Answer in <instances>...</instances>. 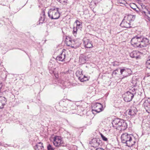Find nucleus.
I'll use <instances>...</instances> for the list:
<instances>
[{"instance_id": "39448f33", "label": "nucleus", "mask_w": 150, "mask_h": 150, "mask_svg": "<svg viewBox=\"0 0 150 150\" xmlns=\"http://www.w3.org/2000/svg\"><path fill=\"white\" fill-rule=\"evenodd\" d=\"M141 35H138L134 37L131 41L132 45L135 47L140 48Z\"/></svg>"}, {"instance_id": "4468645a", "label": "nucleus", "mask_w": 150, "mask_h": 150, "mask_svg": "<svg viewBox=\"0 0 150 150\" xmlns=\"http://www.w3.org/2000/svg\"><path fill=\"white\" fill-rule=\"evenodd\" d=\"M143 105L147 112L150 113V98L146 100L143 103Z\"/></svg>"}, {"instance_id": "bb28decb", "label": "nucleus", "mask_w": 150, "mask_h": 150, "mask_svg": "<svg viewBox=\"0 0 150 150\" xmlns=\"http://www.w3.org/2000/svg\"><path fill=\"white\" fill-rule=\"evenodd\" d=\"M128 92H129L131 94H132V95H133V96L136 93V90L134 88H132V89H130L129 91H127Z\"/></svg>"}, {"instance_id": "ddd939ff", "label": "nucleus", "mask_w": 150, "mask_h": 150, "mask_svg": "<svg viewBox=\"0 0 150 150\" xmlns=\"http://www.w3.org/2000/svg\"><path fill=\"white\" fill-rule=\"evenodd\" d=\"M69 103V101L68 99H63L59 102V104L60 106L66 110Z\"/></svg>"}, {"instance_id": "b1692460", "label": "nucleus", "mask_w": 150, "mask_h": 150, "mask_svg": "<svg viewBox=\"0 0 150 150\" xmlns=\"http://www.w3.org/2000/svg\"><path fill=\"white\" fill-rule=\"evenodd\" d=\"M146 67L149 69H150V57H149L146 63Z\"/></svg>"}, {"instance_id": "1a4fd4ad", "label": "nucleus", "mask_w": 150, "mask_h": 150, "mask_svg": "<svg viewBox=\"0 0 150 150\" xmlns=\"http://www.w3.org/2000/svg\"><path fill=\"white\" fill-rule=\"evenodd\" d=\"M150 44L149 39L141 35L140 48L147 47Z\"/></svg>"}, {"instance_id": "0eeeda50", "label": "nucleus", "mask_w": 150, "mask_h": 150, "mask_svg": "<svg viewBox=\"0 0 150 150\" xmlns=\"http://www.w3.org/2000/svg\"><path fill=\"white\" fill-rule=\"evenodd\" d=\"M53 143L54 145L56 147L64 146L61 137L57 136H55L54 137Z\"/></svg>"}, {"instance_id": "e433bc0d", "label": "nucleus", "mask_w": 150, "mask_h": 150, "mask_svg": "<svg viewBox=\"0 0 150 150\" xmlns=\"http://www.w3.org/2000/svg\"><path fill=\"white\" fill-rule=\"evenodd\" d=\"M1 145V143L0 142V146Z\"/></svg>"}, {"instance_id": "6e6552de", "label": "nucleus", "mask_w": 150, "mask_h": 150, "mask_svg": "<svg viewBox=\"0 0 150 150\" xmlns=\"http://www.w3.org/2000/svg\"><path fill=\"white\" fill-rule=\"evenodd\" d=\"M76 74L78 79L81 82L86 81L88 80V77L83 75L82 71L81 69L77 70L76 71Z\"/></svg>"}, {"instance_id": "412c9836", "label": "nucleus", "mask_w": 150, "mask_h": 150, "mask_svg": "<svg viewBox=\"0 0 150 150\" xmlns=\"http://www.w3.org/2000/svg\"><path fill=\"white\" fill-rule=\"evenodd\" d=\"M68 39L66 38L67 40V45L68 46H70L71 47L74 48V46H72V44H73L74 42L73 40H72L71 39L69 38L68 41Z\"/></svg>"}, {"instance_id": "cd10ccee", "label": "nucleus", "mask_w": 150, "mask_h": 150, "mask_svg": "<svg viewBox=\"0 0 150 150\" xmlns=\"http://www.w3.org/2000/svg\"><path fill=\"white\" fill-rule=\"evenodd\" d=\"M77 28L74 27L73 28V33L74 36H76L77 34V32L78 30Z\"/></svg>"}, {"instance_id": "dca6fc26", "label": "nucleus", "mask_w": 150, "mask_h": 150, "mask_svg": "<svg viewBox=\"0 0 150 150\" xmlns=\"http://www.w3.org/2000/svg\"><path fill=\"white\" fill-rule=\"evenodd\" d=\"M7 99L4 97L0 96V109H2L6 104Z\"/></svg>"}, {"instance_id": "7c9ffc66", "label": "nucleus", "mask_w": 150, "mask_h": 150, "mask_svg": "<svg viewBox=\"0 0 150 150\" xmlns=\"http://www.w3.org/2000/svg\"><path fill=\"white\" fill-rule=\"evenodd\" d=\"M101 0H92V1H93L95 3V4L96 5L98 4L99 2H100Z\"/></svg>"}, {"instance_id": "2eb2a0df", "label": "nucleus", "mask_w": 150, "mask_h": 150, "mask_svg": "<svg viewBox=\"0 0 150 150\" xmlns=\"http://www.w3.org/2000/svg\"><path fill=\"white\" fill-rule=\"evenodd\" d=\"M133 97V95H132L129 92L127 91L125 94V96L124 98V100L126 102H129L132 100Z\"/></svg>"}, {"instance_id": "72a5a7b5", "label": "nucleus", "mask_w": 150, "mask_h": 150, "mask_svg": "<svg viewBox=\"0 0 150 150\" xmlns=\"http://www.w3.org/2000/svg\"><path fill=\"white\" fill-rule=\"evenodd\" d=\"M96 150H105L104 149L102 148H98L96 149Z\"/></svg>"}, {"instance_id": "393cba45", "label": "nucleus", "mask_w": 150, "mask_h": 150, "mask_svg": "<svg viewBox=\"0 0 150 150\" xmlns=\"http://www.w3.org/2000/svg\"><path fill=\"white\" fill-rule=\"evenodd\" d=\"M101 137L103 141L106 142L107 143L108 142V138L104 136L103 134L100 133V134Z\"/></svg>"}, {"instance_id": "2f4dec72", "label": "nucleus", "mask_w": 150, "mask_h": 150, "mask_svg": "<svg viewBox=\"0 0 150 150\" xmlns=\"http://www.w3.org/2000/svg\"><path fill=\"white\" fill-rule=\"evenodd\" d=\"M133 9L137 13H139L140 10L138 8H134Z\"/></svg>"}, {"instance_id": "9d476101", "label": "nucleus", "mask_w": 150, "mask_h": 150, "mask_svg": "<svg viewBox=\"0 0 150 150\" xmlns=\"http://www.w3.org/2000/svg\"><path fill=\"white\" fill-rule=\"evenodd\" d=\"M89 143L96 147L101 146L102 144L101 141L98 138H93L90 142Z\"/></svg>"}, {"instance_id": "a211bd4d", "label": "nucleus", "mask_w": 150, "mask_h": 150, "mask_svg": "<svg viewBox=\"0 0 150 150\" xmlns=\"http://www.w3.org/2000/svg\"><path fill=\"white\" fill-rule=\"evenodd\" d=\"M129 55L132 58H135L138 59L140 58L139 52L136 51H134L130 53Z\"/></svg>"}, {"instance_id": "7ed1b4c3", "label": "nucleus", "mask_w": 150, "mask_h": 150, "mask_svg": "<svg viewBox=\"0 0 150 150\" xmlns=\"http://www.w3.org/2000/svg\"><path fill=\"white\" fill-rule=\"evenodd\" d=\"M135 18L134 16L132 15H128L125 16L121 23L120 26L122 27L130 28L131 22L133 21Z\"/></svg>"}, {"instance_id": "f8f14e48", "label": "nucleus", "mask_w": 150, "mask_h": 150, "mask_svg": "<svg viewBox=\"0 0 150 150\" xmlns=\"http://www.w3.org/2000/svg\"><path fill=\"white\" fill-rule=\"evenodd\" d=\"M66 50L65 49H63L62 52L59 55L57 56L56 58V60L57 61H61L63 62L66 57Z\"/></svg>"}, {"instance_id": "473e14b6", "label": "nucleus", "mask_w": 150, "mask_h": 150, "mask_svg": "<svg viewBox=\"0 0 150 150\" xmlns=\"http://www.w3.org/2000/svg\"><path fill=\"white\" fill-rule=\"evenodd\" d=\"M117 70V69H116V70L112 72V74H114L115 75H116L117 74V73L116 72V71Z\"/></svg>"}, {"instance_id": "f704fd0d", "label": "nucleus", "mask_w": 150, "mask_h": 150, "mask_svg": "<svg viewBox=\"0 0 150 150\" xmlns=\"http://www.w3.org/2000/svg\"><path fill=\"white\" fill-rule=\"evenodd\" d=\"M147 14H149L150 16V11H149L147 10Z\"/></svg>"}, {"instance_id": "5701e85b", "label": "nucleus", "mask_w": 150, "mask_h": 150, "mask_svg": "<svg viewBox=\"0 0 150 150\" xmlns=\"http://www.w3.org/2000/svg\"><path fill=\"white\" fill-rule=\"evenodd\" d=\"M75 23L76 24V27L78 29H81L82 27V24L81 22L79 21L78 20H76L75 21ZM81 30V29H80Z\"/></svg>"}, {"instance_id": "c85d7f7f", "label": "nucleus", "mask_w": 150, "mask_h": 150, "mask_svg": "<svg viewBox=\"0 0 150 150\" xmlns=\"http://www.w3.org/2000/svg\"><path fill=\"white\" fill-rule=\"evenodd\" d=\"M48 150H54V149L51 144H49L47 147Z\"/></svg>"}, {"instance_id": "f03ea898", "label": "nucleus", "mask_w": 150, "mask_h": 150, "mask_svg": "<svg viewBox=\"0 0 150 150\" xmlns=\"http://www.w3.org/2000/svg\"><path fill=\"white\" fill-rule=\"evenodd\" d=\"M133 136L127 133H123L121 136L122 142L125 144L126 146L128 147L132 146L134 144L135 142Z\"/></svg>"}, {"instance_id": "6ab92c4d", "label": "nucleus", "mask_w": 150, "mask_h": 150, "mask_svg": "<svg viewBox=\"0 0 150 150\" xmlns=\"http://www.w3.org/2000/svg\"><path fill=\"white\" fill-rule=\"evenodd\" d=\"M35 150H44V147L42 143L41 142H39L34 147Z\"/></svg>"}, {"instance_id": "aec40b11", "label": "nucleus", "mask_w": 150, "mask_h": 150, "mask_svg": "<svg viewBox=\"0 0 150 150\" xmlns=\"http://www.w3.org/2000/svg\"><path fill=\"white\" fill-rule=\"evenodd\" d=\"M45 11L43 10L42 11L41 14H40V18L39 19V24L40 23H42L44 21L45 19Z\"/></svg>"}, {"instance_id": "c9c22d12", "label": "nucleus", "mask_w": 150, "mask_h": 150, "mask_svg": "<svg viewBox=\"0 0 150 150\" xmlns=\"http://www.w3.org/2000/svg\"><path fill=\"white\" fill-rule=\"evenodd\" d=\"M67 134H68H68H69V135H70V134L69 133V132H67Z\"/></svg>"}, {"instance_id": "f257e3e1", "label": "nucleus", "mask_w": 150, "mask_h": 150, "mask_svg": "<svg viewBox=\"0 0 150 150\" xmlns=\"http://www.w3.org/2000/svg\"><path fill=\"white\" fill-rule=\"evenodd\" d=\"M112 124L113 127L120 131L125 130L128 126L125 120L119 118L114 120L112 122Z\"/></svg>"}, {"instance_id": "a878e982", "label": "nucleus", "mask_w": 150, "mask_h": 150, "mask_svg": "<svg viewBox=\"0 0 150 150\" xmlns=\"http://www.w3.org/2000/svg\"><path fill=\"white\" fill-rule=\"evenodd\" d=\"M97 5L96 4H95V3L93 1H92L91 2L90 4V7L91 8L93 9Z\"/></svg>"}, {"instance_id": "c756f323", "label": "nucleus", "mask_w": 150, "mask_h": 150, "mask_svg": "<svg viewBox=\"0 0 150 150\" xmlns=\"http://www.w3.org/2000/svg\"><path fill=\"white\" fill-rule=\"evenodd\" d=\"M59 1L60 3H67V0H59Z\"/></svg>"}, {"instance_id": "20e7f679", "label": "nucleus", "mask_w": 150, "mask_h": 150, "mask_svg": "<svg viewBox=\"0 0 150 150\" xmlns=\"http://www.w3.org/2000/svg\"><path fill=\"white\" fill-rule=\"evenodd\" d=\"M58 8H52L48 11V14L49 17L51 19H56L60 17V14Z\"/></svg>"}, {"instance_id": "f3484780", "label": "nucleus", "mask_w": 150, "mask_h": 150, "mask_svg": "<svg viewBox=\"0 0 150 150\" xmlns=\"http://www.w3.org/2000/svg\"><path fill=\"white\" fill-rule=\"evenodd\" d=\"M83 43L85 48H91L93 47L91 43V41L88 39H86L84 40Z\"/></svg>"}, {"instance_id": "4be33fe9", "label": "nucleus", "mask_w": 150, "mask_h": 150, "mask_svg": "<svg viewBox=\"0 0 150 150\" xmlns=\"http://www.w3.org/2000/svg\"><path fill=\"white\" fill-rule=\"evenodd\" d=\"M137 112V111L136 110L130 109L129 111L128 114L132 117L136 114Z\"/></svg>"}, {"instance_id": "9b49d317", "label": "nucleus", "mask_w": 150, "mask_h": 150, "mask_svg": "<svg viewBox=\"0 0 150 150\" xmlns=\"http://www.w3.org/2000/svg\"><path fill=\"white\" fill-rule=\"evenodd\" d=\"M131 70L129 69L123 68L122 69H121L120 72L121 74L122 75L123 78L126 77L129 75L131 74Z\"/></svg>"}, {"instance_id": "423d86ee", "label": "nucleus", "mask_w": 150, "mask_h": 150, "mask_svg": "<svg viewBox=\"0 0 150 150\" xmlns=\"http://www.w3.org/2000/svg\"><path fill=\"white\" fill-rule=\"evenodd\" d=\"M92 111L93 113L94 112H99L102 111L103 109V105L100 103H93L92 105Z\"/></svg>"}]
</instances>
